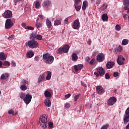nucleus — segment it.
Segmentation results:
<instances>
[{
	"mask_svg": "<svg viewBox=\"0 0 129 129\" xmlns=\"http://www.w3.org/2000/svg\"><path fill=\"white\" fill-rule=\"evenodd\" d=\"M75 3V5H78L79 3L81 2V0H74Z\"/></svg>",
	"mask_w": 129,
	"mask_h": 129,
	"instance_id": "nucleus-49",
	"label": "nucleus"
},
{
	"mask_svg": "<svg viewBox=\"0 0 129 129\" xmlns=\"http://www.w3.org/2000/svg\"><path fill=\"white\" fill-rule=\"evenodd\" d=\"M105 77L106 79H109V78H110L109 74H108V73L105 74Z\"/></svg>",
	"mask_w": 129,
	"mask_h": 129,
	"instance_id": "nucleus-52",
	"label": "nucleus"
},
{
	"mask_svg": "<svg viewBox=\"0 0 129 129\" xmlns=\"http://www.w3.org/2000/svg\"><path fill=\"white\" fill-rule=\"evenodd\" d=\"M128 44V40L124 39L122 40L121 45L122 46H125V45H127Z\"/></svg>",
	"mask_w": 129,
	"mask_h": 129,
	"instance_id": "nucleus-32",
	"label": "nucleus"
},
{
	"mask_svg": "<svg viewBox=\"0 0 129 129\" xmlns=\"http://www.w3.org/2000/svg\"><path fill=\"white\" fill-rule=\"evenodd\" d=\"M87 43L88 44H89V46H90V45H91V43H92V42L91 41V39H88Z\"/></svg>",
	"mask_w": 129,
	"mask_h": 129,
	"instance_id": "nucleus-63",
	"label": "nucleus"
},
{
	"mask_svg": "<svg viewBox=\"0 0 129 129\" xmlns=\"http://www.w3.org/2000/svg\"><path fill=\"white\" fill-rule=\"evenodd\" d=\"M46 24L49 29L52 27V23L49 20V19H47L46 21Z\"/></svg>",
	"mask_w": 129,
	"mask_h": 129,
	"instance_id": "nucleus-30",
	"label": "nucleus"
},
{
	"mask_svg": "<svg viewBox=\"0 0 129 129\" xmlns=\"http://www.w3.org/2000/svg\"><path fill=\"white\" fill-rule=\"evenodd\" d=\"M14 26V22L11 19H8L6 20L5 23V29L6 30H9V29H11Z\"/></svg>",
	"mask_w": 129,
	"mask_h": 129,
	"instance_id": "nucleus-5",
	"label": "nucleus"
},
{
	"mask_svg": "<svg viewBox=\"0 0 129 129\" xmlns=\"http://www.w3.org/2000/svg\"><path fill=\"white\" fill-rule=\"evenodd\" d=\"M0 59L2 61L7 60V54L4 52H0Z\"/></svg>",
	"mask_w": 129,
	"mask_h": 129,
	"instance_id": "nucleus-21",
	"label": "nucleus"
},
{
	"mask_svg": "<svg viewBox=\"0 0 129 129\" xmlns=\"http://www.w3.org/2000/svg\"><path fill=\"white\" fill-rule=\"evenodd\" d=\"M107 9V5L106 4H104L100 8V10L101 11H105Z\"/></svg>",
	"mask_w": 129,
	"mask_h": 129,
	"instance_id": "nucleus-31",
	"label": "nucleus"
},
{
	"mask_svg": "<svg viewBox=\"0 0 129 129\" xmlns=\"http://www.w3.org/2000/svg\"><path fill=\"white\" fill-rule=\"evenodd\" d=\"M44 103L47 107H50L51 106V100L49 99H46L44 100Z\"/></svg>",
	"mask_w": 129,
	"mask_h": 129,
	"instance_id": "nucleus-24",
	"label": "nucleus"
},
{
	"mask_svg": "<svg viewBox=\"0 0 129 129\" xmlns=\"http://www.w3.org/2000/svg\"><path fill=\"white\" fill-rule=\"evenodd\" d=\"M23 100L26 104H29L32 100V95L27 94L25 97L23 99Z\"/></svg>",
	"mask_w": 129,
	"mask_h": 129,
	"instance_id": "nucleus-8",
	"label": "nucleus"
},
{
	"mask_svg": "<svg viewBox=\"0 0 129 129\" xmlns=\"http://www.w3.org/2000/svg\"><path fill=\"white\" fill-rule=\"evenodd\" d=\"M42 58L46 64H52V62H54V57L52 55H50L49 53L43 54Z\"/></svg>",
	"mask_w": 129,
	"mask_h": 129,
	"instance_id": "nucleus-2",
	"label": "nucleus"
},
{
	"mask_svg": "<svg viewBox=\"0 0 129 129\" xmlns=\"http://www.w3.org/2000/svg\"><path fill=\"white\" fill-rule=\"evenodd\" d=\"M11 65L13 66V67H16V62L12 60L11 62Z\"/></svg>",
	"mask_w": 129,
	"mask_h": 129,
	"instance_id": "nucleus-51",
	"label": "nucleus"
},
{
	"mask_svg": "<svg viewBox=\"0 0 129 129\" xmlns=\"http://www.w3.org/2000/svg\"><path fill=\"white\" fill-rule=\"evenodd\" d=\"M44 78H45L44 73H43L40 75L38 78V81H37L38 83H41V82H43V81H44Z\"/></svg>",
	"mask_w": 129,
	"mask_h": 129,
	"instance_id": "nucleus-14",
	"label": "nucleus"
},
{
	"mask_svg": "<svg viewBox=\"0 0 129 129\" xmlns=\"http://www.w3.org/2000/svg\"><path fill=\"white\" fill-rule=\"evenodd\" d=\"M74 30H78L80 28V22H79V19H76L75 20L73 26Z\"/></svg>",
	"mask_w": 129,
	"mask_h": 129,
	"instance_id": "nucleus-10",
	"label": "nucleus"
},
{
	"mask_svg": "<svg viewBox=\"0 0 129 129\" xmlns=\"http://www.w3.org/2000/svg\"><path fill=\"white\" fill-rule=\"evenodd\" d=\"M36 27L37 29H39V28H41V27H42V23L36 22Z\"/></svg>",
	"mask_w": 129,
	"mask_h": 129,
	"instance_id": "nucleus-36",
	"label": "nucleus"
},
{
	"mask_svg": "<svg viewBox=\"0 0 129 129\" xmlns=\"http://www.w3.org/2000/svg\"><path fill=\"white\" fill-rule=\"evenodd\" d=\"M44 95L46 97H51V93L48 91H46L44 92Z\"/></svg>",
	"mask_w": 129,
	"mask_h": 129,
	"instance_id": "nucleus-33",
	"label": "nucleus"
},
{
	"mask_svg": "<svg viewBox=\"0 0 129 129\" xmlns=\"http://www.w3.org/2000/svg\"><path fill=\"white\" fill-rule=\"evenodd\" d=\"M90 65H94L95 64V59L93 58L90 61Z\"/></svg>",
	"mask_w": 129,
	"mask_h": 129,
	"instance_id": "nucleus-41",
	"label": "nucleus"
},
{
	"mask_svg": "<svg viewBox=\"0 0 129 129\" xmlns=\"http://www.w3.org/2000/svg\"><path fill=\"white\" fill-rule=\"evenodd\" d=\"M109 126V124L107 123L104 125L103 126H102L101 129H107Z\"/></svg>",
	"mask_w": 129,
	"mask_h": 129,
	"instance_id": "nucleus-40",
	"label": "nucleus"
},
{
	"mask_svg": "<svg viewBox=\"0 0 129 129\" xmlns=\"http://www.w3.org/2000/svg\"><path fill=\"white\" fill-rule=\"evenodd\" d=\"M113 65H114V62L112 61H108L106 63V68L107 69H110L113 67Z\"/></svg>",
	"mask_w": 129,
	"mask_h": 129,
	"instance_id": "nucleus-16",
	"label": "nucleus"
},
{
	"mask_svg": "<svg viewBox=\"0 0 129 129\" xmlns=\"http://www.w3.org/2000/svg\"><path fill=\"white\" fill-rule=\"evenodd\" d=\"M48 124H49V127H53V125H54V124H53V122H49Z\"/></svg>",
	"mask_w": 129,
	"mask_h": 129,
	"instance_id": "nucleus-60",
	"label": "nucleus"
},
{
	"mask_svg": "<svg viewBox=\"0 0 129 129\" xmlns=\"http://www.w3.org/2000/svg\"><path fill=\"white\" fill-rule=\"evenodd\" d=\"M61 21H62V19H56L54 21V26H59V25H61Z\"/></svg>",
	"mask_w": 129,
	"mask_h": 129,
	"instance_id": "nucleus-27",
	"label": "nucleus"
},
{
	"mask_svg": "<svg viewBox=\"0 0 129 129\" xmlns=\"http://www.w3.org/2000/svg\"><path fill=\"white\" fill-rule=\"evenodd\" d=\"M87 7H88V2H87V1H84L83 3L82 9L83 10V11H85Z\"/></svg>",
	"mask_w": 129,
	"mask_h": 129,
	"instance_id": "nucleus-23",
	"label": "nucleus"
},
{
	"mask_svg": "<svg viewBox=\"0 0 129 129\" xmlns=\"http://www.w3.org/2000/svg\"><path fill=\"white\" fill-rule=\"evenodd\" d=\"M126 16H127V15H126V14H124L123 15V18L124 20H127V17H126Z\"/></svg>",
	"mask_w": 129,
	"mask_h": 129,
	"instance_id": "nucleus-62",
	"label": "nucleus"
},
{
	"mask_svg": "<svg viewBox=\"0 0 129 129\" xmlns=\"http://www.w3.org/2000/svg\"><path fill=\"white\" fill-rule=\"evenodd\" d=\"M20 97L22 99H24L25 98V97H26V94H25V93H22L20 95Z\"/></svg>",
	"mask_w": 129,
	"mask_h": 129,
	"instance_id": "nucleus-39",
	"label": "nucleus"
},
{
	"mask_svg": "<svg viewBox=\"0 0 129 129\" xmlns=\"http://www.w3.org/2000/svg\"><path fill=\"white\" fill-rule=\"evenodd\" d=\"M96 89L99 94H103L104 93V90H103V88L100 86H98L96 87Z\"/></svg>",
	"mask_w": 129,
	"mask_h": 129,
	"instance_id": "nucleus-13",
	"label": "nucleus"
},
{
	"mask_svg": "<svg viewBox=\"0 0 129 129\" xmlns=\"http://www.w3.org/2000/svg\"><path fill=\"white\" fill-rule=\"evenodd\" d=\"M81 85L83 86H84L85 87H87V86L86 85V84H85V83H84V82H81Z\"/></svg>",
	"mask_w": 129,
	"mask_h": 129,
	"instance_id": "nucleus-61",
	"label": "nucleus"
},
{
	"mask_svg": "<svg viewBox=\"0 0 129 129\" xmlns=\"http://www.w3.org/2000/svg\"><path fill=\"white\" fill-rule=\"evenodd\" d=\"M70 48V46H69L68 45H64L63 47L59 48L56 51V53L57 54H60V53H62V52H64V53H68V52H69Z\"/></svg>",
	"mask_w": 129,
	"mask_h": 129,
	"instance_id": "nucleus-3",
	"label": "nucleus"
},
{
	"mask_svg": "<svg viewBox=\"0 0 129 129\" xmlns=\"http://www.w3.org/2000/svg\"><path fill=\"white\" fill-rule=\"evenodd\" d=\"M75 8L76 10L78 12V11H80V9H81V6H78V5H75Z\"/></svg>",
	"mask_w": 129,
	"mask_h": 129,
	"instance_id": "nucleus-37",
	"label": "nucleus"
},
{
	"mask_svg": "<svg viewBox=\"0 0 129 129\" xmlns=\"http://www.w3.org/2000/svg\"><path fill=\"white\" fill-rule=\"evenodd\" d=\"M102 20L103 22H107L108 21V16L107 14H103L102 15Z\"/></svg>",
	"mask_w": 129,
	"mask_h": 129,
	"instance_id": "nucleus-25",
	"label": "nucleus"
},
{
	"mask_svg": "<svg viewBox=\"0 0 129 129\" xmlns=\"http://www.w3.org/2000/svg\"><path fill=\"white\" fill-rule=\"evenodd\" d=\"M3 65L4 66H8L9 67V66L11 65V63H10V61H5L3 62Z\"/></svg>",
	"mask_w": 129,
	"mask_h": 129,
	"instance_id": "nucleus-35",
	"label": "nucleus"
},
{
	"mask_svg": "<svg viewBox=\"0 0 129 129\" xmlns=\"http://www.w3.org/2000/svg\"><path fill=\"white\" fill-rule=\"evenodd\" d=\"M124 124H126L127 122H129V107L127 108L125 111V114L123 116Z\"/></svg>",
	"mask_w": 129,
	"mask_h": 129,
	"instance_id": "nucleus-6",
	"label": "nucleus"
},
{
	"mask_svg": "<svg viewBox=\"0 0 129 129\" xmlns=\"http://www.w3.org/2000/svg\"><path fill=\"white\" fill-rule=\"evenodd\" d=\"M34 60L35 61H36V62H38V61H39V60H40V57H39V56H36L34 57Z\"/></svg>",
	"mask_w": 129,
	"mask_h": 129,
	"instance_id": "nucleus-54",
	"label": "nucleus"
},
{
	"mask_svg": "<svg viewBox=\"0 0 129 129\" xmlns=\"http://www.w3.org/2000/svg\"><path fill=\"white\" fill-rule=\"evenodd\" d=\"M9 76H10V75H9V74H8V73L3 74L1 75V79L2 80H7V79H8Z\"/></svg>",
	"mask_w": 129,
	"mask_h": 129,
	"instance_id": "nucleus-22",
	"label": "nucleus"
},
{
	"mask_svg": "<svg viewBox=\"0 0 129 129\" xmlns=\"http://www.w3.org/2000/svg\"><path fill=\"white\" fill-rule=\"evenodd\" d=\"M63 23L65 25H68V24H69V22L68 21V18H67L64 20Z\"/></svg>",
	"mask_w": 129,
	"mask_h": 129,
	"instance_id": "nucleus-46",
	"label": "nucleus"
},
{
	"mask_svg": "<svg viewBox=\"0 0 129 129\" xmlns=\"http://www.w3.org/2000/svg\"><path fill=\"white\" fill-rule=\"evenodd\" d=\"M29 83V82L26 80H23L21 81V84H23V85H26V84H28Z\"/></svg>",
	"mask_w": 129,
	"mask_h": 129,
	"instance_id": "nucleus-38",
	"label": "nucleus"
},
{
	"mask_svg": "<svg viewBox=\"0 0 129 129\" xmlns=\"http://www.w3.org/2000/svg\"><path fill=\"white\" fill-rule=\"evenodd\" d=\"M122 51V47L120 45H119L117 47L114 49V52L115 54H118V53H120Z\"/></svg>",
	"mask_w": 129,
	"mask_h": 129,
	"instance_id": "nucleus-19",
	"label": "nucleus"
},
{
	"mask_svg": "<svg viewBox=\"0 0 129 129\" xmlns=\"http://www.w3.org/2000/svg\"><path fill=\"white\" fill-rule=\"evenodd\" d=\"M64 106L66 107V108H69L71 106V105L69 103H67L65 104Z\"/></svg>",
	"mask_w": 129,
	"mask_h": 129,
	"instance_id": "nucleus-50",
	"label": "nucleus"
},
{
	"mask_svg": "<svg viewBox=\"0 0 129 129\" xmlns=\"http://www.w3.org/2000/svg\"><path fill=\"white\" fill-rule=\"evenodd\" d=\"M46 72L47 73L46 79V80H50L52 76V73L50 71H46Z\"/></svg>",
	"mask_w": 129,
	"mask_h": 129,
	"instance_id": "nucleus-28",
	"label": "nucleus"
},
{
	"mask_svg": "<svg viewBox=\"0 0 129 129\" xmlns=\"http://www.w3.org/2000/svg\"><path fill=\"white\" fill-rule=\"evenodd\" d=\"M118 76V72H114L113 73L114 77H117Z\"/></svg>",
	"mask_w": 129,
	"mask_h": 129,
	"instance_id": "nucleus-56",
	"label": "nucleus"
},
{
	"mask_svg": "<svg viewBox=\"0 0 129 129\" xmlns=\"http://www.w3.org/2000/svg\"><path fill=\"white\" fill-rule=\"evenodd\" d=\"M34 56V53L32 50H29L27 53V58H32Z\"/></svg>",
	"mask_w": 129,
	"mask_h": 129,
	"instance_id": "nucleus-26",
	"label": "nucleus"
},
{
	"mask_svg": "<svg viewBox=\"0 0 129 129\" xmlns=\"http://www.w3.org/2000/svg\"><path fill=\"white\" fill-rule=\"evenodd\" d=\"M97 71L99 73V74L100 75V76L104 75V74L105 73L104 69L101 67L98 68L97 69Z\"/></svg>",
	"mask_w": 129,
	"mask_h": 129,
	"instance_id": "nucleus-15",
	"label": "nucleus"
},
{
	"mask_svg": "<svg viewBox=\"0 0 129 129\" xmlns=\"http://www.w3.org/2000/svg\"><path fill=\"white\" fill-rule=\"evenodd\" d=\"M43 7H49V6H52V3L48 0H45L42 4Z\"/></svg>",
	"mask_w": 129,
	"mask_h": 129,
	"instance_id": "nucleus-18",
	"label": "nucleus"
},
{
	"mask_svg": "<svg viewBox=\"0 0 129 129\" xmlns=\"http://www.w3.org/2000/svg\"><path fill=\"white\" fill-rule=\"evenodd\" d=\"M126 129H129V123L127 124V125L125 126Z\"/></svg>",
	"mask_w": 129,
	"mask_h": 129,
	"instance_id": "nucleus-64",
	"label": "nucleus"
},
{
	"mask_svg": "<svg viewBox=\"0 0 129 129\" xmlns=\"http://www.w3.org/2000/svg\"><path fill=\"white\" fill-rule=\"evenodd\" d=\"M101 3V0H96V4L97 5V6H99V5H100V3Z\"/></svg>",
	"mask_w": 129,
	"mask_h": 129,
	"instance_id": "nucleus-59",
	"label": "nucleus"
},
{
	"mask_svg": "<svg viewBox=\"0 0 129 129\" xmlns=\"http://www.w3.org/2000/svg\"><path fill=\"white\" fill-rule=\"evenodd\" d=\"M20 89L21 90H23V91H25V90H27V86H25V85H21L20 86Z\"/></svg>",
	"mask_w": 129,
	"mask_h": 129,
	"instance_id": "nucleus-34",
	"label": "nucleus"
},
{
	"mask_svg": "<svg viewBox=\"0 0 129 129\" xmlns=\"http://www.w3.org/2000/svg\"><path fill=\"white\" fill-rule=\"evenodd\" d=\"M35 7L36 9H38V8H40V3H39V2H36L35 3Z\"/></svg>",
	"mask_w": 129,
	"mask_h": 129,
	"instance_id": "nucleus-45",
	"label": "nucleus"
},
{
	"mask_svg": "<svg viewBox=\"0 0 129 129\" xmlns=\"http://www.w3.org/2000/svg\"><path fill=\"white\" fill-rule=\"evenodd\" d=\"M72 60L74 62H76L77 60H78V55H77V53H73L72 55Z\"/></svg>",
	"mask_w": 129,
	"mask_h": 129,
	"instance_id": "nucleus-17",
	"label": "nucleus"
},
{
	"mask_svg": "<svg viewBox=\"0 0 129 129\" xmlns=\"http://www.w3.org/2000/svg\"><path fill=\"white\" fill-rule=\"evenodd\" d=\"M74 70L76 72H77L79 69H78V67L77 66H74Z\"/></svg>",
	"mask_w": 129,
	"mask_h": 129,
	"instance_id": "nucleus-58",
	"label": "nucleus"
},
{
	"mask_svg": "<svg viewBox=\"0 0 129 129\" xmlns=\"http://www.w3.org/2000/svg\"><path fill=\"white\" fill-rule=\"evenodd\" d=\"M28 46L29 48L35 49L39 46V43L36 40H30L28 42Z\"/></svg>",
	"mask_w": 129,
	"mask_h": 129,
	"instance_id": "nucleus-4",
	"label": "nucleus"
},
{
	"mask_svg": "<svg viewBox=\"0 0 129 129\" xmlns=\"http://www.w3.org/2000/svg\"><path fill=\"white\" fill-rule=\"evenodd\" d=\"M48 116L43 114L40 117L39 123L42 128H46L47 127V123H48Z\"/></svg>",
	"mask_w": 129,
	"mask_h": 129,
	"instance_id": "nucleus-1",
	"label": "nucleus"
},
{
	"mask_svg": "<svg viewBox=\"0 0 129 129\" xmlns=\"http://www.w3.org/2000/svg\"><path fill=\"white\" fill-rule=\"evenodd\" d=\"M124 60H125V58H124L123 56L119 55L117 59V63L118 65H123V64H124Z\"/></svg>",
	"mask_w": 129,
	"mask_h": 129,
	"instance_id": "nucleus-11",
	"label": "nucleus"
},
{
	"mask_svg": "<svg viewBox=\"0 0 129 129\" xmlns=\"http://www.w3.org/2000/svg\"><path fill=\"white\" fill-rule=\"evenodd\" d=\"M70 96H71V94H68L65 95L64 97L65 98H66V99H68V98H69V97H70Z\"/></svg>",
	"mask_w": 129,
	"mask_h": 129,
	"instance_id": "nucleus-57",
	"label": "nucleus"
},
{
	"mask_svg": "<svg viewBox=\"0 0 129 129\" xmlns=\"http://www.w3.org/2000/svg\"><path fill=\"white\" fill-rule=\"evenodd\" d=\"M36 36L37 35H36L35 32H32L30 35V40H35V39H36Z\"/></svg>",
	"mask_w": 129,
	"mask_h": 129,
	"instance_id": "nucleus-29",
	"label": "nucleus"
},
{
	"mask_svg": "<svg viewBox=\"0 0 129 129\" xmlns=\"http://www.w3.org/2000/svg\"><path fill=\"white\" fill-rule=\"evenodd\" d=\"M15 38L14 34L11 35L10 36H9L8 38V40H14V38Z\"/></svg>",
	"mask_w": 129,
	"mask_h": 129,
	"instance_id": "nucleus-47",
	"label": "nucleus"
},
{
	"mask_svg": "<svg viewBox=\"0 0 129 129\" xmlns=\"http://www.w3.org/2000/svg\"><path fill=\"white\" fill-rule=\"evenodd\" d=\"M78 68L79 70H81V69H82V68H83V65H82V64L78 65Z\"/></svg>",
	"mask_w": 129,
	"mask_h": 129,
	"instance_id": "nucleus-55",
	"label": "nucleus"
},
{
	"mask_svg": "<svg viewBox=\"0 0 129 129\" xmlns=\"http://www.w3.org/2000/svg\"><path fill=\"white\" fill-rule=\"evenodd\" d=\"M79 96H80V95H77L75 96L74 98V101L76 102L77 101V99L79 98Z\"/></svg>",
	"mask_w": 129,
	"mask_h": 129,
	"instance_id": "nucleus-42",
	"label": "nucleus"
},
{
	"mask_svg": "<svg viewBox=\"0 0 129 129\" xmlns=\"http://www.w3.org/2000/svg\"><path fill=\"white\" fill-rule=\"evenodd\" d=\"M123 5L125 6L124 7V11L127 10L129 6V0H124Z\"/></svg>",
	"mask_w": 129,
	"mask_h": 129,
	"instance_id": "nucleus-20",
	"label": "nucleus"
},
{
	"mask_svg": "<svg viewBox=\"0 0 129 129\" xmlns=\"http://www.w3.org/2000/svg\"><path fill=\"white\" fill-rule=\"evenodd\" d=\"M14 112H15L14 111V110H13V109L10 110L8 111L9 114H11V115H14Z\"/></svg>",
	"mask_w": 129,
	"mask_h": 129,
	"instance_id": "nucleus-48",
	"label": "nucleus"
},
{
	"mask_svg": "<svg viewBox=\"0 0 129 129\" xmlns=\"http://www.w3.org/2000/svg\"><path fill=\"white\" fill-rule=\"evenodd\" d=\"M117 99L115 97H111L108 100L109 105H113L116 102Z\"/></svg>",
	"mask_w": 129,
	"mask_h": 129,
	"instance_id": "nucleus-12",
	"label": "nucleus"
},
{
	"mask_svg": "<svg viewBox=\"0 0 129 129\" xmlns=\"http://www.w3.org/2000/svg\"><path fill=\"white\" fill-rule=\"evenodd\" d=\"M26 29H28V30H31V31L34 30V27L32 26H28L26 28Z\"/></svg>",
	"mask_w": 129,
	"mask_h": 129,
	"instance_id": "nucleus-53",
	"label": "nucleus"
},
{
	"mask_svg": "<svg viewBox=\"0 0 129 129\" xmlns=\"http://www.w3.org/2000/svg\"><path fill=\"white\" fill-rule=\"evenodd\" d=\"M105 59V55L103 53H100L97 55V61L98 62H103Z\"/></svg>",
	"mask_w": 129,
	"mask_h": 129,
	"instance_id": "nucleus-9",
	"label": "nucleus"
},
{
	"mask_svg": "<svg viewBox=\"0 0 129 129\" xmlns=\"http://www.w3.org/2000/svg\"><path fill=\"white\" fill-rule=\"evenodd\" d=\"M36 39L37 40H39L40 41H41V40H42V35H40V34H38L37 36H36Z\"/></svg>",
	"mask_w": 129,
	"mask_h": 129,
	"instance_id": "nucleus-43",
	"label": "nucleus"
},
{
	"mask_svg": "<svg viewBox=\"0 0 129 129\" xmlns=\"http://www.w3.org/2000/svg\"><path fill=\"white\" fill-rule=\"evenodd\" d=\"M3 17H4L5 19H10V18L13 17V13L10 10H7L4 12Z\"/></svg>",
	"mask_w": 129,
	"mask_h": 129,
	"instance_id": "nucleus-7",
	"label": "nucleus"
},
{
	"mask_svg": "<svg viewBox=\"0 0 129 129\" xmlns=\"http://www.w3.org/2000/svg\"><path fill=\"white\" fill-rule=\"evenodd\" d=\"M121 29V27H120V26L119 25H116L115 26V29L116 31H120V29Z\"/></svg>",
	"mask_w": 129,
	"mask_h": 129,
	"instance_id": "nucleus-44",
	"label": "nucleus"
}]
</instances>
